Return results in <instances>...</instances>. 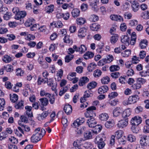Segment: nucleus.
I'll return each mask as SVG.
<instances>
[{
	"label": "nucleus",
	"instance_id": "f257e3e1",
	"mask_svg": "<svg viewBox=\"0 0 149 149\" xmlns=\"http://www.w3.org/2000/svg\"><path fill=\"white\" fill-rule=\"evenodd\" d=\"M41 135L33 134L31 137V141L33 143H36L40 141L42 137L45 135L46 131L43 129H42Z\"/></svg>",
	"mask_w": 149,
	"mask_h": 149
},
{
	"label": "nucleus",
	"instance_id": "f03ea898",
	"mask_svg": "<svg viewBox=\"0 0 149 149\" xmlns=\"http://www.w3.org/2000/svg\"><path fill=\"white\" fill-rule=\"evenodd\" d=\"M95 143L97 144L99 149L103 148L105 145V143L101 137V135H98L94 139Z\"/></svg>",
	"mask_w": 149,
	"mask_h": 149
},
{
	"label": "nucleus",
	"instance_id": "7ed1b4c3",
	"mask_svg": "<svg viewBox=\"0 0 149 149\" xmlns=\"http://www.w3.org/2000/svg\"><path fill=\"white\" fill-rule=\"evenodd\" d=\"M96 110V108L94 106H91L86 109V111L84 115L86 118L93 117L95 116V113L94 111Z\"/></svg>",
	"mask_w": 149,
	"mask_h": 149
},
{
	"label": "nucleus",
	"instance_id": "20e7f679",
	"mask_svg": "<svg viewBox=\"0 0 149 149\" xmlns=\"http://www.w3.org/2000/svg\"><path fill=\"white\" fill-rule=\"evenodd\" d=\"M46 83L47 85L49 87H52L51 89L52 90H55L57 86L56 82H54V80L53 78L47 79L44 82V84Z\"/></svg>",
	"mask_w": 149,
	"mask_h": 149
},
{
	"label": "nucleus",
	"instance_id": "39448f33",
	"mask_svg": "<svg viewBox=\"0 0 149 149\" xmlns=\"http://www.w3.org/2000/svg\"><path fill=\"white\" fill-rule=\"evenodd\" d=\"M140 144L143 146H149V136H142L140 141Z\"/></svg>",
	"mask_w": 149,
	"mask_h": 149
},
{
	"label": "nucleus",
	"instance_id": "423d86ee",
	"mask_svg": "<svg viewBox=\"0 0 149 149\" xmlns=\"http://www.w3.org/2000/svg\"><path fill=\"white\" fill-rule=\"evenodd\" d=\"M89 118L86 120V124L90 127H94L97 124L96 121L93 117H89Z\"/></svg>",
	"mask_w": 149,
	"mask_h": 149
},
{
	"label": "nucleus",
	"instance_id": "0eeeda50",
	"mask_svg": "<svg viewBox=\"0 0 149 149\" xmlns=\"http://www.w3.org/2000/svg\"><path fill=\"white\" fill-rule=\"evenodd\" d=\"M142 121V119L141 117L139 116H136L132 118L131 123L132 125L137 126L141 123Z\"/></svg>",
	"mask_w": 149,
	"mask_h": 149
},
{
	"label": "nucleus",
	"instance_id": "6e6552de",
	"mask_svg": "<svg viewBox=\"0 0 149 149\" xmlns=\"http://www.w3.org/2000/svg\"><path fill=\"white\" fill-rule=\"evenodd\" d=\"M139 97L137 95H136L130 96L127 101V103L129 104H131L135 103L138 101Z\"/></svg>",
	"mask_w": 149,
	"mask_h": 149
},
{
	"label": "nucleus",
	"instance_id": "1a4fd4ad",
	"mask_svg": "<svg viewBox=\"0 0 149 149\" xmlns=\"http://www.w3.org/2000/svg\"><path fill=\"white\" fill-rule=\"evenodd\" d=\"M128 119H123L119 121L117 124V126L119 128L126 127L128 124Z\"/></svg>",
	"mask_w": 149,
	"mask_h": 149
},
{
	"label": "nucleus",
	"instance_id": "9d476101",
	"mask_svg": "<svg viewBox=\"0 0 149 149\" xmlns=\"http://www.w3.org/2000/svg\"><path fill=\"white\" fill-rule=\"evenodd\" d=\"M84 123V118H79L74 120L72 126L74 128H77L81 125Z\"/></svg>",
	"mask_w": 149,
	"mask_h": 149
},
{
	"label": "nucleus",
	"instance_id": "9b49d317",
	"mask_svg": "<svg viewBox=\"0 0 149 149\" xmlns=\"http://www.w3.org/2000/svg\"><path fill=\"white\" fill-rule=\"evenodd\" d=\"M98 1V0H89L90 5L92 6L93 10L96 12L98 10L97 4Z\"/></svg>",
	"mask_w": 149,
	"mask_h": 149
},
{
	"label": "nucleus",
	"instance_id": "f8f14e48",
	"mask_svg": "<svg viewBox=\"0 0 149 149\" xmlns=\"http://www.w3.org/2000/svg\"><path fill=\"white\" fill-rule=\"evenodd\" d=\"M123 109L122 108L117 107L115 108L113 111V116L118 117L122 113Z\"/></svg>",
	"mask_w": 149,
	"mask_h": 149
},
{
	"label": "nucleus",
	"instance_id": "ddd939ff",
	"mask_svg": "<svg viewBox=\"0 0 149 149\" xmlns=\"http://www.w3.org/2000/svg\"><path fill=\"white\" fill-rule=\"evenodd\" d=\"M131 110L130 109L128 108L125 109L122 113V117L123 119H128V117L131 115Z\"/></svg>",
	"mask_w": 149,
	"mask_h": 149
},
{
	"label": "nucleus",
	"instance_id": "4468645a",
	"mask_svg": "<svg viewBox=\"0 0 149 149\" xmlns=\"http://www.w3.org/2000/svg\"><path fill=\"white\" fill-rule=\"evenodd\" d=\"M83 139L77 140L76 141H74L73 143L74 147L72 148V149H81L80 148V146L82 144L81 143V142L83 141Z\"/></svg>",
	"mask_w": 149,
	"mask_h": 149
},
{
	"label": "nucleus",
	"instance_id": "2eb2a0df",
	"mask_svg": "<svg viewBox=\"0 0 149 149\" xmlns=\"http://www.w3.org/2000/svg\"><path fill=\"white\" fill-rule=\"evenodd\" d=\"M108 89V87L107 86L103 85L98 88V93L100 94H102L107 92Z\"/></svg>",
	"mask_w": 149,
	"mask_h": 149
},
{
	"label": "nucleus",
	"instance_id": "dca6fc26",
	"mask_svg": "<svg viewBox=\"0 0 149 149\" xmlns=\"http://www.w3.org/2000/svg\"><path fill=\"white\" fill-rule=\"evenodd\" d=\"M110 18L112 20L119 22H123V18L120 15H111L110 16Z\"/></svg>",
	"mask_w": 149,
	"mask_h": 149
},
{
	"label": "nucleus",
	"instance_id": "f3484780",
	"mask_svg": "<svg viewBox=\"0 0 149 149\" xmlns=\"http://www.w3.org/2000/svg\"><path fill=\"white\" fill-rule=\"evenodd\" d=\"M93 133V131L91 130L86 131L84 133V139L87 140L91 139L92 138Z\"/></svg>",
	"mask_w": 149,
	"mask_h": 149
},
{
	"label": "nucleus",
	"instance_id": "a211bd4d",
	"mask_svg": "<svg viewBox=\"0 0 149 149\" xmlns=\"http://www.w3.org/2000/svg\"><path fill=\"white\" fill-rule=\"evenodd\" d=\"M129 41L130 38L127 36H122L121 41L122 43L125 44L126 45H129Z\"/></svg>",
	"mask_w": 149,
	"mask_h": 149
},
{
	"label": "nucleus",
	"instance_id": "6ab92c4d",
	"mask_svg": "<svg viewBox=\"0 0 149 149\" xmlns=\"http://www.w3.org/2000/svg\"><path fill=\"white\" fill-rule=\"evenodd\" d=\"M49 114L48 111H44L41 114L38 115V120L41 121L45 119Z\"/></svg>",
	"mask_w": 149,
	"mask_h": 149
},
{
	"label": "nucleus",
	"instance_id": "aec40b11",
	"mask_svg": "<svg viewBox=\"0 0 149 149\" xmlns=\"http://www.w3.org/2000/svg\"><path fill=\"white\" fill-rule=\"evenodd\" d=\"M14 107L16 109L21 110L24 108V102L22 101L15 103Z\"/></svg>",
	"mask_w": 149,
	"mask_h": 149
},
{
	"label": "nucleus",
	"instance_id": "412c9836",
	"mask_svg": "<svg viewBox=\"0 0 149 149\" xmlns=\"http://www.w3.org/2000/svg\"><path fill=\"white\" fill-rule=\"evenodd\" d=\"M25 109L26 110V113L28 117L33 116V113L31 111L32 107L31 106H26L25 107Z\"/></svg>",
	"mask_w": 149,
	"mask_h": 149
},
{
	"label": "nucleus",
	"instance_id": "4be33fe9",
	"mask_svg": "<svg viewBox=\"0 0 149 149\" xmlns=\"http://www.w3.org/2000/svg\"><path fill=\"white\" fill-rule=\"evenodd\" d=\"M63 109L67 115H69L72 112V106L69 104L65 105Z\"/></svg>",
	"mask_w": 149,
	"mask_h": 149
},
{
	"label": "nucleus",
	"instance_id": "5701e85b",
	"mask_svg": "<svg viewBox=\"0 0 149 149\" xmlns=\"http://www.w3.org/2000/svg\"><path fill=\"white\" fill-rule=\"evenodd\" d=\"M148 42L146 40H142L139 43V47L141 49H145L148 45Z\"/></svg>",
	"mask_w": 149,
	"mask_h": 149
},
{
	"label": "nucleus",
	"instance_id": "b1692460",
	"mask_svg": "<svg viewBox=\"0 0 149 149\" xmlns=\"http://www.w3.org/2000/svg\"><path fill=\"white\" fill-rule=\"evenodd\" d=\"M108 118V114L105 113H102L99 116V118L101 121H106Z\"/></svg>",
	"mask_w": 149,
	"mask_h": 149
},
{
	"label": "nucleus",
	"instance_id": "393cba45",
	"mask_svg": "<svg viewBox=\"0 0 149 149\" xmlns=\"http://www.w3.org/2000/svg\"><path fill=\"white\" fill-rule=\"evenodd\" d=\"M63 40L64 42L70 45L72 44L73 43V40L72 39L70 38L69 36H65Z\"/></svg>",
	"mask_w": 149,
	"mask_h": 149
},
{
	"label": "nucleus",
	"instance_id": "a878e982",
	"mask_svg": "<svg viewBox=\"0 0 149 149\" xmlns=\"http://www.w3.org/2000/svg\"><path fill=\"white\" fill-rule=\"evenodd\" d=\"M62 87L59 94L60 96H62L70 88L69 85H67L65 87Z\"/></svg>",
	"mask_w": 149,
	"mask_h": 149
},
{
	"label": "nucleus",
	"instance_id": "bb28decb",
	"mask_svg": "<svg viewBox=\"0 0 149 149\" xmlns=\"http://www.w3.org/2000/svg\"><path fill=\"white\" fill-rule=\"evenodd\" d=\"M26 15V13L24 11H19L16 16V19L19 20L21 18L24 17Z\"/></svg>",
	"mask_w": 149,
	"mask_h": 149
},
{
	"label": "nucleus",
	"instance_id": "cd10ccee",
	"mask_svg": "<svg viewBox=\"0 0 149 149\" xmlns=\"http://www.w3.org/2000/svg\"><path fill=\"white\" fill-rule=\"evenodd\" d=\"M18 123L19 125L22 127V128H23V130L25 131L29 132L30 131V128L28 126L22 123V122L20 121H18Z\"/></svg>",
	"mask_w": 149,
	"mask_h": 149
},
{
	"label": "nucleus",
	"instance_id": "c85d7f7f",
	"mask_svg": "<svg viewBox=\"0 0 149 149\" xmlns=\"http://www.w3.org/2000/svg\"><path fill=\"white\" fill-rule=\"evenodd\" d=\"M39 100L43 106H46L49 103V100L47 98H42L40 99Z\"/></svg>",
	"mask_w": 149,
	"mask_h": 149
},
{
	"label": "nucleus",
	"instance_id": "c756f323",
	"mask_svg": "<svg viewBox=\"0 0 149 149\" xmlns=\"http://www.w3.org/2000/svg\"><path fill=\"white\" fill-rule=\"evenodd\" d=\"M94 56V54L91 52L88 51L84 54V59L87 60L91 59Z\"/></svg>",
	"mask_w": 149,
	"mask_h": 149
},
{
	"label": "nucleus",
	"instance_id": "7c9ffc66",
	"mask_svg": "<svg viewBox=\"0 0 149 149\" xmlns=\"http://www.w3.org/2000/svg\"><path fill=\"white\" fill-rule=\"evenodd\" d=\"M136 35L134 32L132 33L131 36V39L130 41V44L131 45H134L135 44L136 40Z\"/></svg>",
	"mask_w": 149,
	"mask_h": 149
},
{
	"label": "nucleus",
	"instance_id": "2f4dec72",
	"mask_svg": "<svg viewBox=\"0 0 149 149\" xmlns=\"http://www.w3.org/2000/svg\"><path fill=\"white\" fill-rule=\"evenodd\" d=\"M80 11L77 8L74 9L72 11V17L74 18L77 17L79 16L80 14Z\"/></svg>",
	"mask_w": 149,
	"mask_h": 149
},
{
	"label": "nucleus",
	"instance_id": "473e14b6",
	"mask_svg": "<svg viewBox=\"0 0 149 149\" xmlns=\"http://www.w3.org/2000/svg\"><path fill=\"white\" fill-rule=\"evenodd\" d=\"M131 52L130 49H126L121 53V55L123 57H127L131 54Z\"/></svg>",
	"mask_w": 149,
	"mask_h": 149
},
{
	"label": "nucleus",
	"instance_id": "72a5a7b5",
	"mask_svg": "<svg viewBox=\"0 0 149 149\" xmlns=\"http://www.w3.org/2000/svg\"><path fill=\"white\" fill-rule=\"evenodd\" d=\"M139 5L138 3L135 1L133 2L132 4V10L134 12L137 11L139 9Z\"/></svg>",
	"mask_w": 149,
	"mask_h": 149
},
{
	"label": "nucleus",
	"instance_id": "f704fd0d",
	"mask_svg": "<svg viewBox=\"0 0 149 149\" xmlns=\"http://www.w3.org/2000/svg\"><path fill=\"white\" fill-rule=\"evenodd\" d=\"M90 27L92 31H97L100 28V26L96 23H95L92 24Z\"/></svg>",
	"mask_w": 149,
	"mask_h": 149
},
{
	"label": "nucleus",
	"instance_id": "c9c22d12",
	"mask_svg": "<svg viewBox=\"0 0 149 149\" xmlns=\"http://www.w3.org/2000/svg\"><path fill=\"white\" fill-rule=\"evenodd\" d=\"M110 81V78L107 76L104 77L101 79V83L103 84H108L109 82Z\"/></svg>",
	"mask_w": 149,
	"mask_h": 149
},
{
	"label": "nucleus",
	"instance_id": "e433bc0d",
	"mask_svg": "<svg viewBox=\"0 0 149 149\" xmlns=\"http://www.w3.org/2000/svg\"><path fill=\"white\" fill-rule=\"evenodd\" d=\"M105 125V127L107 128H111L114 125V121L112 120L107 121L106 122Z\"/></svg>",
	"mask_w": 149,
	"mask_h": 149
},
{
	"label": "nucleus",
	"instance_id": "4c0bfd02",
	"mask_svg": "<svg viewBox=\"0 0 149 149\" xmlns=\"http://www.w3.org/2000/svg\"><path fill=\"white\" fill-rule=\"evenodd\" d=\"M10 100L13 102H15L18 100V97L17 95L15 94H11L10 95Z\"/></svg>",
	"mask_w": 149,
	"mask_h": 149
},
{
	"label": "nucleus",
	"instance_id": "58836bf2",
	"mask_svg": "<svg viewBox=\"0 0 149 149\" xmlns=\"http://www.w3.org/2000/svg\"><path fill=\"white\" fill-rule=\"evenodd\" d=\"M97 85V83L95 81H93L88 84L87 86V88L89 90H90L94 88Z\"/></svg>",
	"mask_w": 149,
	"mask_h": 149
},
{
	"label": "nucleus",
	"instance_id": "ea45409f",
	"mask_svg": "<svg viewBox=\"0 0 149 149\" xmlns=\"http://www.w3.org/2000/svg\"><path fill=\"white\" fill-rule=\"evenodd\" d=\"M82 46L84 47V45H82L80 47L78 48L76 45H74L73 47V48L75 50L76 52H79L81 54L83 53V48L82 47Z\"/></svg>",
	"mask_w": 149,
	"mask_h": 149
},
{
	"label": "nucleus",
	"instance_id": "a19ab883",
	"mask_svg": "<svg viewBox=\"0 0 149 149\" xmlns=\"http://www.w3.org/2000/svg\"><path fill=\"white\" fill-rule=\"evenodd\" d=\"M123 133V131L121 130H119L116 131L115 132V135H114L115 137H116V139H118L122 137Z\"/></svg>",
	"mask_w": 149,
	"mask_h": 149
},
{
	"label": "nucleus",
	"instance_id": "79ce46f5",
	"mask_svg": "<svg viewBox=\"0 0 149 149\" xmlns=\"http://www.w3.org/2000/svg\"><path fill=\"white\" fill-rule=\"evenodd\" d=\"M94 127L95 128V130L93 131V132L96 134L100 132L102 129V126L100 125H95V126Z\"/></svg>",
	"mask_w": 149,
	"mask_h": 149
},
{
	"label": "nucleus",
	"instance_id": "37998d69",
	"mask_svg": "<svg viewBox=\"0 0 149 149\" xmlns=\"http://www.w3.org/2000/svg\"><path fill=\"white\" fill-rule=\"evenodd\" d=\"M26 86L27 88L24 89L22 92V94L25 97H27L29 95L30 91L29 85H26Z\"/></svg>",
	"mask_w": 149,
	"mask_h": 149
},
{
	"label": "nucleus",
	"instance_id": "c03bdc74",
	"mask_svg": "<svg viewBox=\"0 0 149 149\" xmlns=\"http://www.w3.org/2000/svg\"><path fill=\"white\" fill-rule=\"evenodd\" d=\"M34 19L32 18L28 19L25 23V25L26 27H29L34 23Z\"/></svg>",
	"mask_w": 149,
	"mask_h": 149
},
{
	"label": "nucleus",
	"instance_id": "a18cd8bd",
	"mask_svg": "<svg viewBox=\"0 0 149 149\" xmlns=\"http://www.w3.org/2000/svg\"><path fill=\"white\" fill-rule=\"evenodd\" d=\"M54 9V6L53 4H51L46 8V12L50 13L53 11Z\"/></svg>",
	"mask_w": 149,
	"mask_h": 149
},
{
	"label": "nucleus",
	"instance_id": "49530a36",
	"mask_svg": "<svg viewBox=\"0 0 149 149\" xmlns=\"http://www.w3.org/2000/svg\"><path fill=\"white\" fill-rule=\"evenodd\" d=\"M5 105V101L3 98H0V110H3Z\"/></svg>",
	"mask_w": 149,
	"mask_h": 149
},
{
	"label": "nucleus",
	"instance_id": "de8ad7c7",
	"mask_svg": "<svg viewBox=\"0 0 149 149\" xmlns=\"http://www.w3.org/2000/svg\"><path fill=\"white\" fill-rule=\"evenodd\" d=\"M47 98L49 99L48 100L51 104H53L54 103L55 98L54 94L52 95L50 94V95L49 96V97H48Z\"/></svg>",
	"mask_w": 149,
	"mask_h": 149
},
{
	"label": "nucleus",
	"instance_id": "09e8293b",
	"mask_svg": "<svg viewBox=\"0 0 149 149\" xmlns=\"http://www.w3.org/2000/svg\"><path fill=\"white\" fill-rule=\"evenodd\" d=\"M141 16V17L144 19H149V10L143 12L142 13Z\"/></svg>",
	"mask_w": 149,
	"mask_h": 149
},
{
	"label": "nucleus",
	"instance_id": "8fccbe9b",
	"mask_svg": "<svg viewBox=\"0 0 149 149\" xmlns=\"http://www.w3.org/2000/svg\"><path fill=\"white\" fill-rule=\"evenodd\" d=\"M127 140L131 142H133L135 141L136 139L134 136L132 134H130L127 137Z\"/></svg>",
	"mask_w": 149,
	"mask_h": 149
},
{
	"label": "nucleus",
	"instance_id": "3c124183",
	"mask_svg": "<svg viewBox=\"0 0 149 149\" xmlns=\"http://www.w3.org/2000/svg\"><path fill=\"white\" fill-rule=\"evenodd\" d=\"M119 69L120 68L118 65H112L109 68V70L111 72L118 71Z\"/></svg>",
	"mask_w": 149,
	"mask_h": 149
},
{
	"label": "nucleus",
	"instance_id": "603ef678",
	"mask_svg": "<svg viewBox=\"0 0 149 149\" xmlns=\"http://www.w3.org/2000/svg\"><path fill=\"white\" fill-rule=\"evenodd\" d=\"M96 66L95 64L94 63H91L87 67V70L89 72H92Z\"/></svg>",
	"mask_w": 149,
	"mask_h": 149
},
{
	"label": "nucleus",
	"instance_id": "864d4df0",
	"mask_svg": "<svg viewBox=\"0 0 149 149\" xmlns=\"http://www.w3.org/2000/svg\"><path fill=\"white\" fill-rule=\"evenodd\" d=\"M76 23L78 25H82L84 24V18L83 17H80L77 19Z\"/></svg>",
	"mask_w": 149,
	"mask_h": 149
},
{
	"label": "nucleus",
	"instance_id": "5fc2aeb1",
	"mask_svg": "<svg viewBox=\"0 0 149 149\" xmlns=\"http://www.w3.org/2000/svg\"><path fill=\"white\" fill-rule=\"evenodd\" d=\"M118 35L116 34L112 36L110 39V41L112 43H115L118 39Z\"/></svg>",
	"mask_w": 149,
	"mask_h": 149
},
{
	"label": "nucleus",
	"instance_id": "6e6d98bb",
	"mask_svg": "<svg viewBox=\"0 0 149 149\" xmlns=\"http://www.w3.org/2000/svg\"><path fill=\"white\" fill-rule=\"evenodd\" d=\"M4 68L7 72H11L13 70V67L9 64L7 65L6 66H4Z\"/></svg>",
	"mask_w": 149,
	"mask_h": 149
},
{
	"label": "nucleus",
	"instance_id": "4d7b16f0",
	"mask_svg": "<svg viewBox=\"0 0 149 149\" xmlns=\"http://www.w3.org/2000/svg\"><path fill=\"white\" fill-rule=\"evenodd\" d=\"M118 95V93L116 92H112L109 93L108 95V98L110 99L115 98Z\"/></svg>",
	"mask_w": 149,
	"mask_h": 149
},
{
	"label": "nucleus",
	"instance_id": "13d9d810",
	"mask_svg": "<svg viewBox=\"0 0 149 149\" xmlns=\"http://www.w3.org/2000/svg\"><path fill=\"white\" fill-rule=\"evenodd\" d=\"M15 74L17 76H23L24 71L21 69L18 68L16 69Z\"/></svg>",
	"mask_w": 149,
	"mask_h": 149
},
{
	"label": "nucleus",
	"instance_id": "bf43d9fd",
	"mask_svg": "<svg viewBox=\"0 0 149 149\" xmlns=\"http://www.w3.org/2000/svg\"><path fill=\"white\" fill-rule=\"evenodd\" d=\"M102 73V72L100 70L97 69L94 72L93 75L94 77H97L101 75Z\"/></svg>",
	"mask_w": 149,
	"mask_h": 149
},
{
	"label": "nucleus",
	"instance_id": "052dcab7",
	"mask_svg": "<svg viewBox=\"0 0 149 149\" xmlns=\"http://www.w3.org/2000/svg\"><path fill=\"white\" fill-rule=\"evenodd\" d=\"M3 61L6 63H8L11 61V58L8 55H5L3 58Z\"/></svg>",
	"mask_w": 149,
	"mask_h": 149
},
{
	"label": "nucleus",
	"instance_id": "680f3d73",
	"mask_svg": "<svg viewBox=\"0 0 149 149\" xmlns=\"http://www.w3.org/2000/svg\"><path fill=\"white\" fill-rule=\"evenodd\" d=\"M74 57L73 55H67L65 58V62L66 63L69 62Z\"/></svg>",
	"mask_w": 149,
	"mask_h": 149
},
{
	"label": "nucleus",
	"instance_id": "e2e57ef3",
	"mask_svg": "<svg viewBox=\"0 0 149 149\" xmlns=\"http://www.w3.org/2000/svg\"><path fill=\"white\" fill-rule=\"evenodd\" d=\"M40 95L41 96H45L47 97L50 95V93L47 92L45 90L42 89L40 91Z\"/></svg>",
	"mask_w": 149,
	"mask_h": 149
},
{
	"label": "nucleus",
	"instance_id": "0e129e2a",
	"mask_svg": "<svg viewBox=\"0 0 149 149\" xmlns=\"http://www.w3.org/2000/svg\"><path fill=\"white\" fill-rule=\"evenodd\" d=\"M35 38L34 36L31 34H27L25 37V39L29 41L33 40Z\"/></svg>",
	"mask_w": 149,
	"mask_h": 149
},
{
	"label": "nucleus",
	"instance_id": "69168bd1",
	"mask_svg": "<svg viewBox=\"0 0 149 149\" xmlns=\"http://www.w3.org/2000/svg\"><path fill=\"white\" fill-rule=\"evenodd\" d=\"M138 23V21L135 19L130 20L129 22V25L131 26H136Z\"/></svg>",
	"mask_w": 149,
	"mask_h": 149
},
{
	"label": "nucleus",
	"instance_id": "338daca9",
	"mask_svg": "<svg viewBox=\"0 0 149 149\" xmlns=\"http://www.w3.org/2000/svg\"><path fill=\"white\" fill-rule=\"evenodd\" d=\"M78 36L81 38H83L84 37V29L83 28H80L79 30Z\"/></svg>",
	"mask_w": 149,
	"mask_h": 149
},
{
	"label": "nucleus",
	"instance_id": "774afa93",
	"mask_svg": "<svg viewBox=\"0 0 149 149\" xmlns=\"http://www.w3.org/2000/svg\"><path fill=\"white\" fill-rule=\"evenodd\" d=\"M136 82L141 85L143 84L146 82L145 79L142 78H139L136 79Z\"/></svg>",
	"mask_w": 149,
	"mask_h": 149
}]
</instances>
